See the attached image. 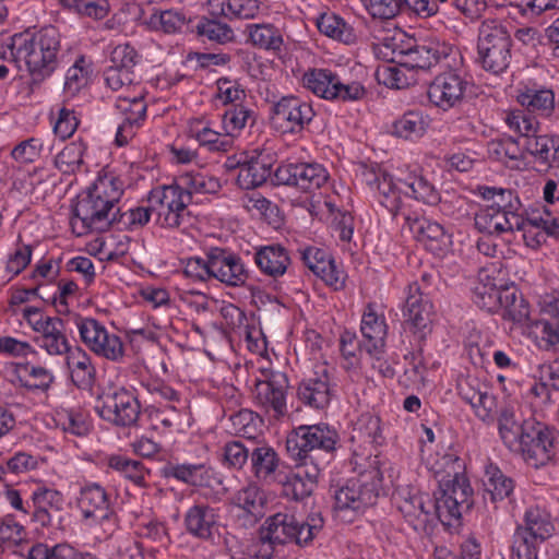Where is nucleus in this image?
Here are the masks:
<instances>
[{"label": "nucleus", "mask_w": 559, "mask_h": 559, "mask_svg": "<svg viewBox=\"0 0 559 559\" xmlns=\"http://www.w3.org/2000/svg\"><path fill=\"white\" fill-rule=\"evenodd\" d=\"M121 193L114 177H98L86 191L78 195L72 206V231L83 236L92 230L105 231L115 225L120 212L117 202Z\"/></svg>", "instance_id": "nucleus-1"}, {"label": "nucleus", "mask_w": 559, "mask_h": 559, "mask_svg": "<svg viewBox=\"0 0 559 559\" xmlns=\"http://www.w3.org/2000/svg\"><path fill=\"white\" fill-rule=\"evenodd\" d=\"M13 61H24L34 81H43L58 68L62 57L61 34L52 25L36 32L14 34L8 45Z\"/></svg>", "instance_id": "nucleus-2"}, {"label": "nucleus", "mask_w": 559, "mask_h": 559, "mask_svg": "<svg viewBox=\"0 0 559 559\" xmlns=\"http://www.w3.org/2000/svg\"><path fill=\"white\" fill-rule=\"evenodd\" d=\"M323 524L324 521L320 514H311L306 521L287 513L270 516L258 531V540L265 548L261 556L269 558L274 545L293 542L298 546L310 544L323 528Z\"/></svg>", "instance_id": "nucleus-3"}, {"label": "nucleus", "mask_w": 559, "mask_h": 559, "mask_svg": "<svg viewBox=\"0 0 559 559\" xmlns=\"http://www.w3.org/2000/svg\"><path fill=\"white\" fill-rule=\"evenodd\" d=\"M439 488L433 493L432 514L444 526L460 522L462 513L473 506V489L460 471L438 474Z\"/></svg>", "instance_id": "nucleus-4"}, {"label": "nucleus", "mask_w": 559, "mask_h": 559, "mask_svg": "<svg viewBox=\"0 0 559 559\" xmlns=\"http://www.w3.org/2000/svg\"><path fill=\"white\" fill-rule=\"evenodd\" d=\"M381 46L391 51L390 60L405 67L408 71L429 70L447 59L452 47L439 40L397 41L396 37H383Z\"/></svg>", "instance_id": "nucleus-5"}, {"label": "nucleus", "mask_w": 559, "mask_h": 559, "mask_svg": "<svg viewBox=\"0 0 559 559\" xmlns=\"http://www.w3.org/2000/svg\"><path fill=\"white\" fill-rule=\"evenodd\" d=\"M555 533L550 514L538 506L526 509L514 533L512 559H538L539 546Z\"/></svg>", "instance_id": "nucleus-6"}, {"label": "nucleus", "mask_w": 559, "mask_h": 559, "mask_svg": "<svg viewBox=\"0 0 559 559\" xmlns=\"http://www.w3.org/2000/svg\"><path fill=\"white\" fill-rule=\"evenodd\" d=\"M188 277L206 281L216 278L230 286L245 284V266L239 258L214 248L207 253V259L190 258L183 270Z\"/></svg>", "instance_id": "nucleus-7"}, {"label": "nucleus", "mask_w": 559, "mask_h": 559, "mask_svg": "<svg viewBox=\"0 0 559 559\" xmlns=\"http://www.w3.org/2000/svg\"><path fill=\"white\" fill-rule=\"evenodd\" d=\"M511 36L496 20L484 21L478 33V56L483 68L495 74L503 72L511 59Z\"/></svg>", "instance_id": "nucleus-8"}, {"label": "nucleus", "mask_w": 559, "mask_h": 559, "mask_svg": "<svg viewBox=\"0 0 559 559\" xmlns=\"http://www.w3.org/2000/svg\"><path fill=\"white\" fill-rule=\"evenodd\" d=\"M381 484L382 475L377 466L360 473L358 477L349 479L335 490V509L342 512L362 513L376 504Z\"/></svg>", "instance_id": "nucleus-9"}, {"label": "nucleus", "mask_w": 559, "mask_h": 559, "mask_svg": "<svg viewBox=\"0 0 559 559\" xmlns=\"http://www.w3.org/2000/svg\"><path fill=\"white\" fill-rule=\"evenodd\" d=\"M337 433L325 424L302 425L292 430L286 439V450L294 462L316 464L312 452L335 449Z\"/></svg>", "instance_id": "nucleus-10"}, {"label": "nucleus", "mask_w": 559, "mask_h": 559, "mask_svg": "<svg viewBox=\"0 0 559 559\" xmlns=\"http://www.w3.org/2000/svg\"><path fill=\"white\" fill-rule=\"evenodd\" d=\"M147 202L162 227L179 228L190 221V195L178 183L153 189Z\"/></svg>", "instance_id": "nucleus-11"}, {"label": "nucleus", "mask_w": 559, "mask_h": 559, "mask_svg": "<svg viewBox=\"0 0 559 559\" xmlns=\"http://www.w3.org/2000/svg\"><path fill=\"white\" fill-rule=\"evenodd\" d=\"M23 319L37 334L36 344L50 356L67 355L71 347L66 334V324L58 317L44 316L38 308L26 307L22 311Z\"/></svg>", "instance_id": "nucleus-12"}, {"label": "nucleus", "mask_w": 559, "mask_h": 559, "mask_svg": "<svg viewBox=\"0 0 559 559\" xmlns=\"http://www.w3.org/2000/svg\"><path fill=\"white\" fill-rule=\"evenodd\" d=\"M250 377H253L254 389L252 394L255 403L266 411L272 409L275 418L284 417L287 414L286 389L288 380L286 374L260 366Z\"/></svg>", "instance_id": "nucleus-13"}, {"label": "nucleus", "mask_w": 559, "mask_h": 559, "mask_svg": "<svg viewBox=\"0 0 559 559\" xmlns=\"http://www.w3.org/2000/svg\"><path fill=\"white\" fill-rule=\"evenodd\" d=\"M98 415L116 426L129 427L140 416V403L135 395L126 388H112L103 393L96 406Z\"/></svg>", "instance_id": "nucleus-14"}, {"label": "nucleus", "mask_w": 559, "mask_h": 559, "mask_svg": "<svg viewBox=\"0 0 559 559\" xmlns=\"http://www.w3.org/2000/svg\"><path fill=\"white\" fill-rule=\"evenodd\" d=\"M552 431L542 423H528L526 432L519 442V450L524 461L532 467L539 468L548 464L556 454Z\"/></svg>", "instance_id": "nucleus-15"}, {"label": "nucleus", "mask_w": 559, "mask_h": 559, "mask_svg": "<svg viewBox=\"0 0 559 559\" xmlns=\"http://www.w3.org/2000/svg\"><path fill=\"white\" fill-rule=\"evenodd\" d=\"M139 61L136 50L129 44L116 46L110 55V66L104 71L106 85L124 94L135 88L134 66Z\"/></svg>", "instance_id": "nucleus-16"}, {"label": "nucleus", "mask_w": 559, "mask_h": 559, "mask_svg": "<svg viewBox=\"0 0 559 559\" xmlns=\"http://www.w3.org/2000/svg\"><path fill=\"white\" fill-rule=\"evenodd\" d=\"M328 179L326 169L317 163H287L278 166L274 173L276 185L296 187L304 192L320 189Z\"/></svg>", "instance_id": "nucleus-17"}, {"label": "nucleus", "mask_w": 559, "mask_h": 559, "mask_svg": "<svg viewBox=\"0 0 559 559\" xmlns=\"http://www.w3.org/2000/svg\"><path fill=\"white\" fill-rule=\"evenodd\" d=\"M403 316L406 324L419 340L426 338L431 333L435 318L433 306L417 283L408 285Z\"/></svg>", "instance_id": "nucleus-18"}, {"label": "nucleus", "mask_w": 559, "mask_h": 559, "mask_svg": "<svg viewBox=\"0 0 559 559\" xmlns=\"http://www.w3.org/2000/svg\"><path fill=\"white\" fill-rule=\"evenodd\" d=\"M314 117L310 104L294 96L283 97L273 107V122L285 132H297L304 129Z\"/></svg>", "instance_id": "nucleus-19"}, {"label": "nucleus", "mask_w": 559, "mask_h": 559, "mask_svg": "<svg viewBox=\"0 0 559 559\" xmlns=\"http://www.w3.org/2000/svg\"><path fill=\"white\" fill-rule=\"evenodd\" d=\"M467 82L454 71L440 73L428 87L429 100L447 110L459 104L464 96Z\"/></svg>", "instance_id": "nucleus-20"}, {"label": "nucleus", "mask_w": 559, "mask_h": 559, "mask_svg": "<svg viewBox=\"0 0 559 559\" xmlns=\"http://www.w3.org/2000/svg\"><path fill=\"white\" fill-rule=\"evenodd\" d=\"M79 507L90 524H102L114 514L108 493L97 483H88L81 488Z\"/></svg>", "instance_id": "nucleus-21"}, {"label": "nucleus", "mask_w": 559, "mask_h": 559, "mask_svg": "<svg viewBox=\"0 0 559 559\" xmlns=\"http://www.w3.org/2000/svg\"><path fill=\"white\" fill-rule=\"evenodd\" d=\"M460 396L468 403L481 420L492 419L496 399L489 394L488 385L476 377L468 376L459 381Z\"/></svg>", "instance_id": "nucleus-22"}, {"label": "nucleus", "mask_w": 559, "mask_h": 559, "mask_svg": "<svg viewBox=\"0 0 559 559\" xmlns=\"http://www.w3.org/2000/svg\"><path fill=\"white\" fill-rule=\"evenodd\" d=\"M364 179L371 189L379 192V203L391 214L396 215L402 206L401 192L403 188L394 182L393 177L380 167L366 169Z\"/></svg>", "instance_id": "nucleus-23"}, {"label": "nucleus", "mask_w": 559, "mask_h": 559, "mask_svg": "<svg viewBox=\"0 0 559 559\" xmlns=\"http://www.w3.org/2000/svg\"><path fill=\"white\" fill-rule=\"evenodd\" d=\"M163 474L167 478L173 477L194 487H214L215 484L223 485V481L216 475L215 471L204 463H169L164 466Z\"/></svg>", "instance_id": "nucleus-24"}, {"label": "nucleus", "mask_w": 559, "mask_h": 559, "mask_svg": "<svg viewBox=\"0 0 559 559\" xmlns=\"http://www.w3.org/2000/svg\"><path fill=\"white\" fill-rule=\"evenodd\" d=\"M296 468L282 480L283 491L295 500L309 497L318 481L321 468L319 464L295 462Z\"/></svg>", "instance_id": "nucleus-25"}, {"label": "nucleus", "mask_w": 559, "mask_h": 559, "mask_svg": "<svg viewBox=\"0 0 559 559\" xmlns=\"http://www.w3.org/2000/svg\"><path fill=\"white\" fill-rule=\"evenodd\" d=\"M405 218L417 241L427 250L438 254L450 247L451 236L439 223L431 222L425 217L412 219L409 216H405Z\"/></svg>", "instance_id": "nucleus-26"}, {"label": "nucleus", "mask_w": 559, "mask_h": 559, "mask_svg": "<svg viewBox=\"0 0 559 559\" xmlns=\"http://www.w3.org/2000/svg\"><path fill=\"white\" fill-rule=\"evenodd\" d=\"M250 456L251 472L258 479H267L274 474L278 457L275 450L258 436L247 431V457Z\"/></svg>", "instance_id": "nucleus-27"}, {"label": "nucleus", "mask_w": 559, "mask_h": 559, "mask_svg": "<svg viewBox=\"0 0 559 559\" xmlns=\"http://www.w3.org/2000/svg\"><path fill=\"white\" fill-rule=\"evenodd\" d=\"M302 260L306 266L332 286L335 290L344 286V274L335 264V261L329 254L319 248H307L302 252Z\"/></svg>", "instance_id": "nucleus-28"}, {"label": "nucleus", "mask_w": 559, "mask_h": 559, "mask_svg": "<svg viewBox=\"0 0 559 559\" xmlns=\"http://www.w3.org/2000/svg\"><path fill=\"white\" fill-rule=\"evenodd\" d=\"M360 331L364 341L359 345L360 352L376 357L383 352L386 325L383 319L379 318L371 306L367 307L361 320Z\"/></svg>", "instance_id": "nucleus-29"}, {"label": "nucleus", "mask_w": 559, "mask_h": 559, "mask_svg": "<svg viewBox=\"0 0 559 559\" xmlns=\"http://www.w3.org/2000/svg\"><path fill=\"white\" fill-rule=\"evenodd\" d=\"M492 273L490 269L481 270L474 289V302L488 312H496L500 309V292L506 286V281L493 276Z\"/></svg>", "instance_id": "nucleus-30"}, {"label": "nucleus", "mask_w": 559, "mask_h": 559, "mask_svg": "<svg viewBox=\"0 0 559 559\" xmlns=\"http://www.w3.org/2000/svg\"><path fill=\"white\" fill-rule=\"evenodd\" d=\"M523 151L528 153L534 159L546 166L547 169L554 166V162H559V136L550 134H536L525 136L522 142Z\"/></svg>", "instance_id": "nucleus-31"}, {"label": "nucleus", "mask_w": 559, "mask_h": 559, "mask_svg": "<svg viewBox=\"0 0 559 559\" xmlns=\"http://www.w3.org/2000/svg\"><path fill=\"white\" fill-rule=\"evenodd\" d=\"M399 510L415 530H423L433 521L432 499L427 495L414 493L405 497L400 502Z\"/></svg>", "instance_id": "nucleus-32"}, {"label": "nucleus", "mask_w": 559, "mask_h": 559, "mask_svg": "<svg viewBox=\"0 0 559 559\" xmlns=\"http://www.w3.org/2000/svg\"><path fill=\"white\" fill-rule=\"evenodd\" d=\"M66 362L70 372L72 382L79 389H90L96 377V369L92 362L91 356L80 346L73 347L66 355Z\"/></svg>", "instance_id": "nucleus-33"}, {"label": "nucleus", "mask_w": 559, "mask_h": 559, "mask_svg": "<svg viewBox=\"0 0 559 559\" xmlns=\"http://www.w3.org/2000/svg\"><path fill=\"white\" fill-rule=\"evenodd\" d=\"M299 401L312 408H323L331 401V389L325 372L320 377L302 380L297 389Z\"/></svg>", "instance_id": "nucleus-34"}, {"label": "nucleus", "mask_w": 559, "mask_h": 559, "mask_svg": "<svg viewBox=\"0 0 559 559\" xmlns=\"http://www.w3.org/2000/svg\"><path fill=\"white\" fill-rule=\"evenodd\" d=\"M254 262L261 272L271 277H277L286 272L290 259L284 247L281 245H270L257 250Z\"/></svg>", "instance_id": "nucleus-35"}, {"label": "nucleus", "mask_w": 559, "mask_h": 559, "mask_svg": "<svg viewBox=\"0 0 559 559\" xmlns=\"http://www.w3.org/2000/svg\"><path fill=\"white\" fill-rule=\"evenodd\" d=\"M530 421L522 420L510 407H502L498 415V430L501 440L510 449L515 450L526 432Z\"/></svg>", "instance_id": "nucleus-36"}, {"label": "nucleus", "mask_w": 559, "mask_h": 559, "mask_svg": "<svg viewBox=\"0 0 559 559\" xmlns=\"http://www.w3.org/2000/svg\"><path fill=\"white\" fill-rule=\"evenodd\" d=\"M484 486V499H489L492 503L509 497L514 489L513 480L493 464L486 466Z\"/></svg>", "instance_id": "nucleus-37"}, {"label": "nucleus", "mask_w": 559, "mask_h": 559, "mask_svg": "<svg viewBox=\"0 0 559 559\" xmlns=\"http://www.w3.org/2000/svg\"><path fill=\"white\" fill-rule=\"evenodd\" d=\"M186 526L189 533L200 538H210L216 523L214 510L209 506L198 504L186 514Z\"/></svg>", "instance_id": "nucleus-38"}, {"label": "nucleus", "mask_w": 559, "mask_h": 559, "mask_svg": "<svg viewBox=\"0 0 559 559\" xmlns=\"http://www.w3.org/2000/svg\"><path fill=\"white\" fill-rule=\"evenodd\" d=\"M429 124L428 115L420 110H409L393 123V133L406 140L421 138Z\"/></svg>", "instance_id": "nucleus-39"}, {"label": "nucleus", "mask_w": 559, "mask_h": 559, "mask_svg": "<svg viewBox=\"0 0 559 559\" xmlns=\"http://www.w3.org/2000/svg\"><path fill=\"white\" fill-rule=\"evenodd\" d=\"M247 150V177H250V186L259 187L271 176V167L273 157L260 146H255L250 151Z\"/></svg>", "instance_id": "nucleus-40"}, {"label": "nucleus", "mask_w": 559, "mask_h": 559, "mask_svg": "<svg viewBox=\"0 0 559 559\" xmlns=\"http://www.w3.org/2000/svg\"><path fill=\"white\" fill-rule=\"evenodd\" d=\"M544 312L547 318L536 321V332L548 345H557L559 344V295L546 301Z\"/></svg>", "instance_id": "nucleus-41"}, {"label": "nucleus", "mask_w": 559, "mask_h": 559, "mask_svg": "<svg viewBox=\"0 0 559 559\" xmlns=\"http://www.w3.org/2000/svg\"><path fill=\"white\" fill-rule=\"evenodd\" d=\"M397 186L403 188L401 195H409L429 205L440 201V195L427 179L423 176H409L407 180H399Z\"/></svg>", "instance_id": "nucleus-42"}, {"label": "nucleus", "mask_w": 559, "mask_h": 559, "mask_svg": "<svg viewBox=\"0 0 559 559\" xmlns=\"http://www.w3.org/2000/svg\"><path fill=\"white\" fill-rule=\"evenodd\" d=\"M317 26L325 36L344 44H352L356 39L354 28L335 14H322L317 21Z\"/></svg>", "instance_id": "nucleus-43"}, {"label": "nucleus", "mask_w": 559, "mask_h": 559, "mask_svg": "<svg viewBox=\"0 0 559 559\" xmlns=\"http://www.w3.org/2000/svg\"><path fill=\"white\" fill-rule=\"evenodd\" d=\"M146 115V104L144 100H136L133 110L122 117L118 124L115 142L118 146H123L135 135L140 124Z\"/></svg>", "instance_id": "nucleus-44"}, {"label": "nucleus", "mask_w": 559, "mask_h": 559, "mask_svg": "<svg viewBox=\"0 0 559 559\" xmlns=\"http://www.w3.org/2000/svg\"><path fill=\"white\" fill-rule=\"evenodd\" d=\"M178 185L189 193L190 202L193 194L216 193L221 188L215 177L193 171L181 175Z\"/></svg>", "instance_id": "nucleus-45"}, {"label": "nucleus", "mask_w": 559, "mask_h": 559, "mask_svg": "<svg viewBox=\"0 0 559 559\" xmlns=\"http://www.w3.org/2000/svg\"><path fill=\"white\" fill-rule=\"evenodd\" d=\"M519 103L531 112L549 116L555 107V95L550 90H531L518 96Z\"/></svg>", "instance_id": "nucleus-46"}, {"label": "nucleus", "mask_w": 559, "mask_h": 559, "mask_svg": "<svg viewBox=\"0 0 559 559\" xmlns=\"http://www.w3.org/2000/svg\"><path fill=\"white\" fill-rule=\"evenodd\" d=\"M86 145L82 141H73L67 144L56 156L55 166L66 175L78 171L83 165V156Z\"/></svg>", "instance_id": "nucleus-47"}, {"label": "nucleus", "mask_w": 559, "mask_h": 559, "mask_svg": "<svg viewBox=\"0 0 559 559\" xmlns=\"http://www.w3.org/2000/svg\"><path fill=\"white\" fill-rule=\"evenodd\" d=\"M336 80L335 74L324 69H313L305 73L302 78L305 87L325 99H331Z\"/></svg>", "instance_id": "nucleus-48"}, {"label": "nucleus", "mask_w": 559, "mask_h": 559, "mask_svg": "<svg viewBox=\"0 0 559 559\" xmlns=\"http://www.w3.org/2000/svg\"><path fill=\"white\" fill-rule=\"evenodd\" d=\"M247 32L252 45L261 49L278 50L283 44L282 36L272 24H250Z\"/></svg>", "instance_id": "nucleus-49"}, {"label": "nucleus", "mask_w": 559, "mask_h": 559, "mask_svg": "<svg viewBox=\"0 0 559 559\" xmlns=\"http://www.w3.org/2000/svg\"><path fill=\"white\" fill-rule=\"evenodd\" d=\"M197 34L216 44H226L234 39V32L227 24L207 17L200 20L197 25Z\"/></svg>", "instance_id": "nucleus-50"}, {"label": "nucleus", "mask_w": 559, "mask_h": 559, "mask_svg": "<svg viewBox=\"0 0 559 559\" xmlns=\"http://www.w3.org/2000/svg\"><path fill=\"white\" fill-rule=\"evenodd\" d=\"M247 212H250L253 217L262 219L269 225H276L280 222L277 218V207L255 191L247 192Z\"/></svg>", "instance_id": "nucleus-51"}, {"label": "nucleus", "mask_w": 559, "mask_h": 559, "mask_svg": "<svg viewBox=\"0 0 559 559\" xmlns=\"http://www.w3.org/2000/svg\"><path fill=\"white\" fill-rule=\"evenodd\" d=\"M108 466L136 486L144 485L146 472L141 462L121 455H112L108 459Z\"/></svg>", "instance_id": "nucleus-52"}, {"label": "nucleus", "mask_w": 559, "mask_h": 559, "mask_svg": "<svg viewBox=\"0 0 559 559\" xmlns=\"http://www.w3.org/2000/svg\"><path fill=\"white\" fill-rule=\"evenodd\" d=\"M75 325L82 343L93 353L106 332V326L91 317H78L75 319Z\"/></svg>", "instance_id": "nucleus-53"}, {"label": "nucleus", "mask_w": 559, "mask_h": 559, "mask_svg": "<svg viewBox=\"0 0 559 559\" xmlns=\"http://www.w3.org/2000/svg\"><path fill=\"white\" fill-rule=\"evenodd\" d=\"M394 64L382 66L377 70V79L380 83L395 88H404L408 86L413 81L414 76H408L406 72H409L405 67L393 62Z\"/></svg>", "instance_id": "nucleus-54"}, {"label": "nucleus", "mask_w": 559, "mask_h": 559, "mask_svg": "<svg viewBox=\"0 0 559 559\" xmlns=\"http://www.w3.org/2000/svg\"><path fill=\"white\" fill-rule=\"evenodd\" d=\"M186 16L175 10L155 12L150 16L148 25L166 34H174L185 26Z\"/></svg>", "instance_id": "nucleus-55"}, {"label": "nucleus", "mask_w": 559, "mask_h": 559, "mask_svg": "<svg viewBox=\"0 0 559 559\" xmlns=\"http://www.w3.org/2000/svg\"><path fill=\"white\" fill-rule=\"evenodd\" d=\"M93 353L100 358L120 362L124 357V346L120 336L106 330Z\"/></svg>", "instance_id": "nucleus-56"}, {"label": "nucleus", "mask_w": 559, "mask_h": 559, "mask_svg": "<svg viewBox=\"0 0 559 559\" xmlns=\"http://www.w3.org/2000/svg\"><path fill=\"white\" fill-rule=\"evenodd\" d=\"M380 423V418L377 416L369 414L362 415L354 428L356 435L353 438H357L369 444H381L383 442V437L381 433Z\"/></svg>", "instance_id": "nucleus-57"}, {"label": "nucleus", "mask_w": 559, "mask_h": 559, "mask_svg": "<svg viewBox=\"0 0 559 559\" xmlns=\"http://www.w3.org/2000/svg\"><path fill=\"white\" fill-rule=\"evenodd\" d=\"M85 59L80 57L74 64L70 67L66 74L64 93L69 96H75L86 84L88 71L84 67Z\"/></svg>", "instance_id": "nucleus-58"}, {"label": "nucleus", "mask_w": 559, "mask_h": 559, "mask_svg": "<svg viewBox=\"0 0 559 559\" xmlns=\"http://www.w3.org/2000/svg\"><path fill=\"white\" fill-rule=\"evenodd\" d=\"M483 197L486 200H491L496 210L499 211H519L521 202L516 195L509 189L502 188H485Z\"/></svg>", "instance_id": "nucleus-59"}, {"label": "nucleus", "mask_w": 559, "mask_h": 559, "mask_svg": "<svg viewBox=\"0 0 559 559\" xmlns=\"http://www.w3.org/2000/svg\"><path fill=\"white\" fill-rule=\"evenodd\" d=\"M29 379L20 378L21 385L27 390L47 391L52 384L55 377L50 370L41 366H25Z\"/></svg>", "instance_id": "nucleus-60"}, {"label": "nucleus", "mask_w": 559, "mask_h": 559, "mask_svg": "<svg viewBox=\"0 0 559 559\" xmlns=\"http://www.w3.org/2000/svg\"><path fill=\"white\" fill-rule=\"evenodd\" d=\"M266 513V496L257 486H247V523H255Z\"/></svg>", "instance_id": "nucleus-61"}, {"label": "nucleus", "mask_w": 559, "mask_h": 559, "mask_svg": "<svg viewBox=\"0 0 559 559\" xmlns=\"http://www.w3.org/2000/svg\"><path fill=\"white\" fill-rule=\"evenodd\" d=\"M152 213L153 211L150 209V205L147 207L140 206L131 209L124 213L119 212L115 225H117L119 229L140 228L148 223Z\"/></svg>", "instance_id": "nucleus-62"}, {"label": "nucleus", "mask_w": 559, "mask_h": 559, "mask_svg": "<svg viewBox=\"0 0 559 559\" xmlns=\"http://www.w3.org/2000/svg\"><path fill=\"white\" fill-rule=\"evenodd\" d=\"M41 148L43 143L40 140L31 138L17 144L12 150L11 156L21 164H29L39 157Z\"/></svg>", "instance_id": "nucleus-63"}, {"label": "nucleus", "mask_w": 559, "mask_h": 559, "mask_svg": "<svg viewBox=\"0 0 559 559\" xmlns=\"http://www.w3.org/2000/svg\"><path fill=\"white\" fill-rule=\"evenodd\" d=\"M366 9L373 17L393 19L402 8V0H362Z\"/></svg>", "instance_id": "nucleus-64"}]
</instances>
